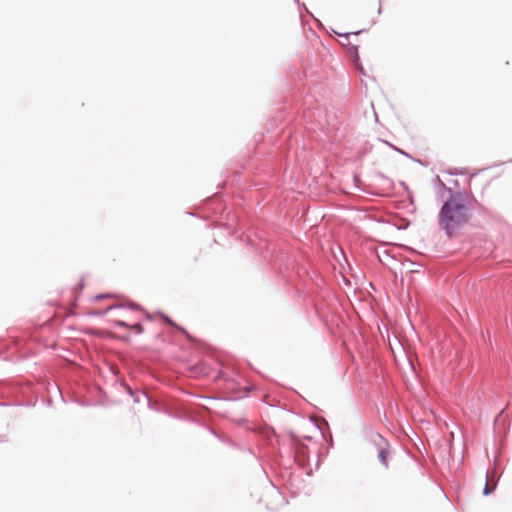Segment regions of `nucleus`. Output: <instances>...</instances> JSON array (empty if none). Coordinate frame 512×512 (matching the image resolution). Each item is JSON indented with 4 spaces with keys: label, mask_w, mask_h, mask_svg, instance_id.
I'll return each mask as SVG.
<instances>
[{
    "label": "nucleus",
    "mask_w": 512,
    "mask_h": 512,
    "mask_svg": "<svg viewBox=\"0 0 512 512\" xmlns=\"http://www.w3.org/2000/svg\"><path fill=\"white\" fill-rule=\"evenodd\" d=\"M387 456H388V451L386 448L382 447L380 450H379V453H378V457L381 461V463L383 465H387Z\"/></svg>",
    "instance_id": "7ed1b4c3"
},
{
    "label": "nucleus",
    "mask_w": 512,
    "mask_h": 512,
    "mask_svg": "<svg viewBox=\"0 0 512 512\" xmlns=\"http://www.w3.org/2000/svg\"><path fill=\"white\" fill-rule=\"evenodd\" d=\"M115 323L119 326L128 327V325L124 321H116Z\"/></svg>",
    "instance_id": "0eeeda50"
},
{
    "label": "nucleus",
    "mask_w": 512,
    "mask_h": 512,
    "mask_svg": "<svg viewBox=\"0 0 512 512\" xmlns=\"http://www.w3.org/2000/svg\"><path fill=\"white\" fill-rule=\"evenodd\" d=\"M470 209L458 197L450 198L440 211V226L451 236L470 219Z\"/></svg>",
    "instance_id": "f257e3e1"
},
{
    "label": "nucleus",
    "mask_w": 512,
    "mask_h": 512,
    "mask_svg": "<svg viewBox=\"0 0 512 512\" xmlns=\"http://www.w3.org/2000/svg\"><path fill=\"white\" fill-rule=\"evenodd\" d=\"M129 328L132 329L133 331L137 332V333H142L143 332V327L139 323L133 324V325L129 326Z\"/></svg>",
    "instance_id": "20e7f679"
},
{
    "label": "nucleus",
    "mask_w": 512,
    "mask_h": 512,
    "mask_svg": "<svg viewBox=\"0 0 512 512\" xmlns=\"http://www.w3.org/2000/svg\"><path fill=\"white\" fill-rule=\"evenodd\" d=\"M494 488H495V485H494V486H492V487H490V485H489V483H488V481H487V482H486V484H485V487H484L483 493H484L485 495H488V494H490V493L494 490Z\"/></svg>",
    "instance_id": "423d86ee"
},
{
    "label": "nucleus",
    "mask_w": 512,
    "mask_h": 512,
    "mask_svg": "<svg viewBox=\"0 0 512 512\" xmlns=\"http://www.w3.org/2000/svg\"><path fill=\"white\" fill-rule=\"evenodd\" d=\"M350 35L349 33L347 34H343L341 35L344 40L341 42L344 46H350V49L351 51L354 53V62H355V65L357 66V68L359 69V71L363 74L364 71H363V67L361 66L360 62H359V56H358V49H357V46L353 45L350 41H349V38H350Z\"/></svg>",
    "instance_id": "f03ea898"
},
{
    "label": "nucleus",
    "mask_w": 512,
    "mask_h": 512,
    "mask_svg": "<svg viewBox=\"0 0 512 512\" xmlns=\"http://www.w3.org/2000/svg\"><path fill=\"white\" fill-rule=\"evenodd\" d=\"M105 297H106V296L98 295V296H96V297H95V300H100V299L105 298Z\"/></svg>",
    "instance_id": "6e6552de"
},
{
    "label": "nucleus",
    "mask_w": 512,
    "mask_h": 512,
    "mask_svg": "<svg viewBox=\"0 0 512 512\" xmlns=\"http://www.w3.org/2000/svg\"><path fill=\"white\" fill-rule=\"evenodd\" d=\"M114 306L113 305H109L106 309H105V312H108L109 310H111Z\"/></svg>",
    "instance_id": "1a4fd4ad"
},
{
    "label": "nucleus",
    "mask_w": 512,
    "mask_h": 512,
    "mask_svg": "<svg viewBox=\"0 0 512 512\" xmlns=\"http://www.w3.org/2000/svg\"><path fill=\"white\" fill-rule=\"evenodd\" d=\"M165 321H166L169 325H171V326H173V327L178 328V329H179L182 333H184L185 335H188V334H187V332H186L182 327H178V326H177V325H176V324H175L171 319H169V318H167V317H166V318H165Z\"/></svg>",
    "instance_id": "39448f33"
}]
</instances>
